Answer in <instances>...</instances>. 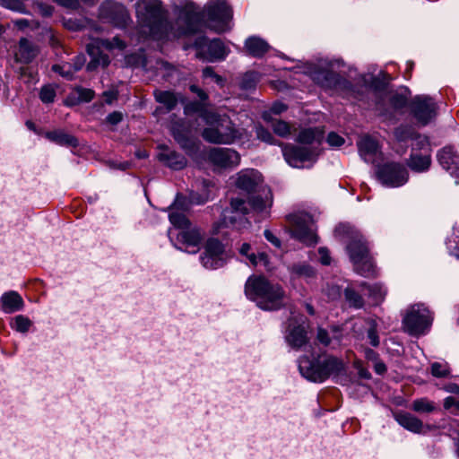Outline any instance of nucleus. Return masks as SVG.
Instances as JSON below:
<instances>
[{
	"instance_id": "f257e3e1",
	"label": "nucleus",
	"mask_w": 459,
	"mask_h": 459,
	"mask_svg": "<svg viewBox=\"0 0 459 459\" xmlns=\"http://www.w3.org/2000/svg\"><path fill=\"white\" fill-rule=\"evenodd\" d=\"M135 12L141 32L155 39L180 38L195 33L199 27L200 13L190 2L182 6L177 29L168 22L160 0H140L135 4Z\"/></svg>"
},
{
	"instance_id": "f03ea898",
	"label": "nucleus",
	"mask_w": 459,
	"mask_h": 459,
	"mask_svg": "<svg viewBox=\"0 0 459 459\" xmlns=\"http://www.w3.org/2000/svg\"><path fill=\"white\" fill-rule=\"evenodd\" d=\"M263 195L252 196L248 202L240 197L231 198L230 208L223 212V224L241 230L251 225L247 218L249 214L255 216L256 221L269 217L273 206V194L267 188L263 190Z\"/></svg>"
},
{
	"instance_id": "7ed1b4c3",
	"label": "nucleus",
	"mask_w": 459,
	"mask_h": 459,
	"mask_svg": "<svg viewBox=\"0 0 459 459\" xmlns=\"http://www.w3.org/2000/svg\"><path fill=\"white\" fill-rule=\"evenodd\" d=\"M245 294L264 311H276L286 304V294L279 284L264 276H251L245 284Z\"/></svg>"
},
{
	"instance_id": "20e7f679",
	"label": "nucleus",
	"mask_w": 459,
	"mask_h": 459,
	"mask_svg": "<svg viewBox=\"0 0 459 459\" xmlns=\"http://www.w3.org/2000/svg\"><path fill=\"white\" fill-rule=\"evenodd\" d=\"M298 362L302 377L316 383H322L330 376L339 375L344 370L342 360L329 355H321L314 359L302 356Z\"/></svg>"
},
{
	"instance_id": "39448f33",
	"label": "nucleus",
	"mask_w": 459,
	"mask_h": 459,
	"mask_svg": "<svg viewBox=\"0 0 459 459\" xmlns=\"http://www.w3.org/2000/svg\"><path fill=\"white\" fill-rule=\"evenodd\" d=\"M205 124L207 127L202 132V136L208 143L231 144L242 137L241 131L227 116L208 115Z\"/></svg>"
},
{
	"instance_id": "423d86ee",
	"label": "nucleus",
	"mask_w": 459,
	"mask_h": 459,
	"mask_svg": "<svg viewBox=\"0 0 459 459\" xmlns=\"http://www.w3.org/2000/svg\"><path fill=\"white\" fill-rule=\"evenodd\" d=\"M347 250L351 260L353 263L355 271L364 276L369 277L375 273L373 259L369 254V249L366 239L360 234H355Z\"/></svg>"
},
{
	"instance_id": "0eeeda50",
	"label": "nucleus",
	"mask_w": 459,
	"mask_h": 459,
	"mask_svg": "<svg viewBox=\"0 0 459 459\" xmlns=\"http://www.w3.org/2000/svg\"><path fill=\"white\" fill-rule=\"evenodd\" d=\"M202 16L206 20L209 29L221 33L230 28L232 9L225 0H210L205 4Z\"/></svg>"
},
{
	"instance_id": "6e6552de",
	"label": "nucleus",
	"mask_w": 459,
	"mask_h": 459,
	"mask_svg": "<svg viewBox=\"0 0 459 459\" xmlns=\"http://www.w3.org/2000/svg\"><path fill=\"white\" fill-rule=\"evenodd\" d=\"M126 47L125 41L120 39L118 37H114L112 39H100L96 40L92 44H89L87 50L91 59L87 65V71H94L98 67H107L109 63V57L107 54L102 53L100 48H103L106 49H124Z\"/></svg>"
},
{
	"instance_id": "1a4fd4ad",
	"label": "nucleus",
	"mask_w": 459,
	"mask_h": 459,
	"mask_svg": "<svg viewBox=\"0 0 459 459\" xmlns=\"http://www.w3.org/2000/svg\"><path fill=\"white\" fill-rule=\"evenodd\" d=\"M377 177L386 186L398 187L408 181L406 168L398 162H385L377 167Z\"/></svg>"
},
{
	"instance_id": "9d476101",
	"label": "nucleus",
	"mask_w": 459,
	"mask_h": 459,
	"mask_svg": "<svg viewBox=\"0 0 459 459\" xmlns=\"http://www.w3.org/2000/svg\"><path fill=\"white\" fill-rule=\"evenodd\" d=\"M284 327V339L291 348L299 350L308 342V325L305 321H300L299 317H288Z\"/></svg>"
},
{
	"instance_id": "9b49d317",
	"label": "nucleus",
	"mask_w": 459,
	"mask_h": 459,
	"mask_svg": "<svg viewBox=\"0 0 459 459\" xmlns=\"http://www.w3.org/2000/svg\"><path fill=\"white\" fill-rule=\"evenodd\" d=\"M194 46L197 50V56L210 62L223 60L230 52L219 39L209 41L206 37H199L195 39Z\"/></svg>"
},
{
	"instance_id": "f8f14e48",
	"label": "nucleus",
	"mask_w": 459,
	"mask_h": 459,
	"mask_svg": "<svg viewBox=\"0 0 459 459\" xmlns=\"http://www.w3.org/2000/svg\"><path fill=\"white\" fill-rule=\"evenodd\" d=\"M410 111L420 125L426 126L436 117L437 104L432 98L419 95L411 100Z\"/></svg>"
},
{
	"instance_id": "ddd939ff",
	"label": "nucleus",
	"mask_w": 459,
	"mask_h": 459,
	"mask_svg": "<svg viewBox=\"0 0 459 459\" xmlns=\"http://www.w3.org/2000/svg\"><path fill=\"white\" fill-rule=\"evenodd\" d=\"M294 238L307 245L317 242V236L313 228L311 218L307 215H295L291 221Z\"/></svg>"
},
{
	"instance_id": "4468645a",
	"label": "nucleus",
	"mask_w": 459,
	"mask_h": 459,
	"mask_svg": "<svg viewBox=\"0 0 459 459\" xmlns=\"http://www.w3.org/2000/svg\"><path fill=\"white\" fill-rule=\"evenodd\" d=\"M100 16L118 28L126 27L131 21L126 8L113 1H106L101 4Z\"/></svg>"
},
{
	"instance_id": "2eb2a0df",
	"label": "nucleus",
	"mask_w": 459,
	"mask_h": 459,
	"mask_svg": "<svg viewBox=\"0 0 459 459\" xmlns=\"http://www.w3.org/2000/svg\"><path fill=\"white\" fill-rule=\"evenodd\" d=\"M223 252L224 247L221 241L215 238L208 239L200 256L203 266L212 270L223 266Z\"/></svg>"
},
{
	"instance_id": "dca6fc26",
	"label": "nucleus",
	"mask_w": 459,
	"mask_h": 459,
	"mask_svg": "<svg viewBox=\"0 0 459 459\" xmlns=\"http://www.w3.org/2000/svg\"><path fill=\"white\" fill-rule=\"evenodd\" d=\"M208 160L221 169L237 167L240 162L239 153L230 148L213 147L207 153Z\"/></svg>"
},
{
	"instance_id": "f3484780",
	"label": "nucleus",
	"mask_w": 459,
	"mask_h": 459,
	"mask_svg": "<svg viewBox=\"0 0 459 459\" xmlns=\"http://www.w3.org/2000/svg\"><path fill=\"white\" fill-rule=\"evenodd\" d=\"M204 232L196 226H189L179 230L176 241L179 245L178 249H184L189 253H196L203 242Z\"/></svg>"
},
{
	"instance_id": "a211bd4d",
	"label": "nucleus",
	"mask_w": 459,
	"mask_h": 459,
	"mask_svg": "<svg viewBox=\"0 0 459 459\" xmlns=\"http://www.w3.org/2000/svg\"><path fill=\"white\" fill-rule=\"evenodd\" d=\"M282 154L290 166L299 167L302 162L312 160L316 152L308 147L284 144L282 146Z\"/></svg>"
},
{
	"instance_id": "6ab92c4d",
	"label": "nucleus",
	"mask_w": 459,
	"mask_h": 459,
	"mask_svg": "<svg viewBox=\"0 0 459 459\" xmlns=\"http://www.w3.org/2000/svg\"><path fill=\"white\" fill-rule=\"evenodd\" d=\"M190 90L199 97L200 100L191 101L186 104L185 107V113L187 116L197 114L204 122H206L208 115H212L214 113L208 109L206 103L208 96L196 85H191Z\"/></svg>"
},
{
	"instance_id": "aec40b11",
	"label": "nucleus",
	"mask_w": 459,
	"mask_h": 459,
	"mask_svg": "<svg viewBox=\"0 0 459 459\" xmlns=\"http://www.w3.org/2000/svg\"><path fill=\"white\" fill-rule=\"evenodd\" d=\"M262 175L255 169H243L237 174L236 186L247 193L251 194L257 190L262 183Z\"/></svg>"
},
{
	"instance_id": "412c9836",
	"label": "nucleus",
	"mask_w": 459,
	"mask_h": 459,
	"mask_svg": "<svg viewBox=\"0 0 459 459\" xmlns=\"http://www.w3.org/2000/svg\"><path fill=\"white\" fill-rule=\"evenodd\" d=\"M437 160L441 167L450 175L459 179V153L452 147H444L437 153Z\"/></svg>"
},
{
	"instance_id": "4be33fe9",
	"label": "nucleus",
	"mask_w": 459,
	"mask_h": 459,
	"mask_svg": "<svg viewBox=\"0 0 459 459\" xmlns=\"http://www.w3.org/2000/svg\"><path fill=\"white\" fill-rule=\"evenodd\" d=\"M432 325L431 317H403V329L410 335L425 334Z\"/></svg>"
},
{
	"instance_id": "5701e85b",
	"label": "nucleus",
	"mask_w": 459,
	"mask_h": 459,
	"mask_svg": "<svg viewBox=\"0 0 459 459\" xmlns=\"http://www.w3.org/2000/svg\"><path fill=\"white\" fill-rule=\"evenodd\" d=\"M24 301L22 297L16 291L4 292L0 298L1 310L5 314H13L22 309Z\"/></svg>"
},
{
	"instance_id": "b1692460",
	"label": "nucleus",
	"mask_w": 459,
	"mask_h": 459,
	"mask_svg": "<svg viewBox=\"0 0 459 459\" xmlns=\"http://www.w3.org/2000/svg\"><path fill=\"white\" fill-rule=\"evenodd\" d=\"M357 144L359 154L366 162L372 163L376 160L379 146L374 138L365 135L359 140Z\"/></svg>"
},
{
	"instance_id": "393cba45",
	"label": "nucleus",
	"mask_w": 459,
	"mask_h": 459,
	"mask_svg": "<svg viewBox=\"0 0 459 459\" xmlns=\"http://www.w3.org/2000/svg\"><path fill=\"white\" fill-rule=\"evenodd\" d=\"M394 418L400 426L412 433L423 432V422L410 412L398 411L394 414Z\"/></svg>"
},
{
	"instance_id": "a878e982",
	"label": "nucleus",
	"mask_w": 459,
	"mask_h": 459,
	"mask_svg": "<svg viewBox=\"0 0 459 459\" xmlns=\"http://www.w3.org/2000/svg\"><path fill=\"white\" fill-rule=\"evenodd\" d=\"M160 150V152L158 154L159 160L170 169L179 170L186 166L187 160L183 155L171 151L168 147H161Z\"/></svg>"
},
{
	"instance_id": "bb28decb",
	"label": "nucleus",
	"mask_w": 459,
	"mask_h": 459,
	"mask_svg": "<svg viewBox=\"0 0 459 459\" xmlns=\"http://www.w3.org/2000/svg\"><path fill=\"white\" fill-rule=\"evenodd\" d=\"M172 134L175 140L187 154L192 155L198 150V143L196 141L191 138L189 136V132L184 130L181 126H174L172 128Z\"/></svg>"
},
{
	"instance_id": "cd10ccee",
	"label": "nucleus",
	"mask_w": 459,
	"mask_h": 459,
	"mask_svg": "<svg viewBox=\"0 0 459 459\" xmlns=\"http://www.w3.org/2000/svg\"><path fill=\"white\" fill-rule=\"evenodd\" d=\"M245 48L251 56L261 58L269 51L270 46L264 39L253 36L246 39Z\"/></svg>"
},
{
	"instance_id": "c85d7f7f",
	"label": "nucleus",
	"mask_w": 459,
	"mask_h": 459,
	"mask_svg": "<svg viewBox=\"0 0 459 459\" xmlns=\"http://www.w3.org/2000/svg\"><path fill=\"white\" fill-rule=\"evenodd\" d=\"M38 54L37 48L27 39H21L18 49L15 53V59L17 62L29 64Z\"/></svg>"
},
{
	"instance_id": "c756f323",
	"label": "nucleus",
	"mask_w": 459,
	"mask_h": 459,
	"mask_svg": "<svg viewBox=\"0 0 459 459\" xmlns=\"http://www.w3.org/2000/svg\"><path fill=\"white\" fill-rule=\"evenodd\" d=\"M45 137L49 141L62 145V146H72L75 147L78 145V140L72 134L65 133L63 130H54L47 132Z\"/></svg>"
},
{
	"instance_id": "7c9ffc66",
	"label": "nucleus",
	"mask_w": 459,
	"mask_h": 459,
	"mask_svg": "<svg viewBox=\"0 0 459 459\" xmlns=\"http://www.w3.org/2000/svg\"><path fill=\"white\" fill-rule=\"evenodd\" d=\"M180 204V198L178 196L176 202L174 204L170 207V212L169 215V221L171 224H173L176 228L182 230L183 229H186V227L191 226L190 221L186 217L184 212L182 211H178V206Z\"/></svg>"
},
{
	"instance_id": "2f4dec72",
	"label": "nucleus",
	"mask_w": 459,
	"mask_h": 459,
	"mask_svg": "<svg viewBox=\"0 0 459 459\" xmlns=\"http://www.w3.org/2000/svg\"><path fill=\"white\" fill-rule=\"evenodd\" d=\"M263 118L266 122L270 123V126L277 135L281 137H287L290 134V126L287 122L273 118L268 112H264L263 114Z\"/></svg>"
},
{
	"instance_id": "473e14b6",
	"label": "nucleus",
	"mask_w": 459,
	"mask_h": 459,
	"mask_svg": "<svg viewBox=\"0 0 459 459\" xmlns=\"http://www.w3.org/2000/svg\"><path fill=\"white\" fill-rule=\"evenodd\" d=\"M362 291L372 299L375 304L381 302L386 294L385 289L380 283L368 284L363 281L359 284Z\"/></svg>"
},
{
	"instance_id": "72a5a7b5",
	"label": "nucleus",
	"mask_w": 459,
	"mask_h": 459,
	"mask_svg": "<svg viewBox=\"0 0 459 459\" xmlns=\"http://www.w3.org/2000/svg\"><path fill=\"white\" fill-rule=\"evenodd\" d=\"M430 163L431 159L429 154L411 153L407 164L411 169L416 172H422L429 169Z\"/></svg>"
},
{
	"instance_id": "f704fd0d",
	"label": "nucleus",
	"mask_w": 459,
	"mask_h": 459,
	"mask_svg": "<svg viewBox=\"0 0 459 459\" xmlns=\"http://www.w3.org/2000/svg\"><path fill=\"white\" fill-rule=\"evenodd\" d=\"M154 97L157 102L162 104L168 111H171L175 108L178 104L177 96L169 91H154Z\"/></svg>"
},
{
	"instance_id": "c9c22d12",
	"label": "nucleus",
	"mask_w": 459,
	"mask_h": 459,
	"mask_svg": "<svg viewBox=\"0 0 459 459\" xmlns=\"http://www.w3.org/2000/svg\"><path fill=\"white\" fill-rule=\"evenodd\" d=\"M323 138V134L318 129H304L299 132L298 135V142L304 144H309L314 142H320Z\"/></svg>"
},
{
	"instance_id": "e433bc0d",
	"label": "nucleus",
	"mask_w": 459,
	"mask_h": 459,
	"mask_svg": "<svg viewBox=\"0 0 459 459\" xmlns=\"http://www.w3.org/2000/svg\"><path fill=\"white\" fill-rule=\"evenodd\" d=\"M344 297L346 302L351 307L358 309L364 306V299L362 296L352 288L348 287L345 289Z\"/></svg>"
},
{
	"instance_id": "4c0bfd02",
	"label": "nucleus",
	"mask_w": 459,
	"mask_h": 459,
	"mask_svg": "<svg viewBox=\"0 0 459 459\" xmlns=\"http://www.w3.org/2000/svg\"><path fill=\"white\" fill-rule=\"evenodd\" d=\"M411 409L419 413H430L436 411L437 407L434 402L428 398L416 399L411 403Z\"/></svg>"
},
{
	"instance_id": "58836bf2",
	"label": "nucleus",
	"mask_w": 459,
	"mask_h": 459,
	"mask_svg": "<svg viewBox=\"0 0 459 459\" xmlns=\"http://www.w3.org/2000/svg\"><path fill=\"white\" fill-rule=\"evenodd\" d=\"M251 249V246L248 243H243L239 248V252L241 255H246L249 260L250 264L253 265H257L260 262L266 264L267 255L264 253L259 254V255H255L254 253H249Z\"/></svg>"
},
{
	"instance_id": "ea45409f",
	"label": "nucleus",
	"mask_w": 459,
	"mask_h": 459,
	"mask_svg": "<svg viewBox=\"0 0 459 459\" xmlns=\"http://www.w3.org/2000/svg\"><path fill=\"white\" fill-rule=\"evenodd\" d=\"M416 131L410 126H400L394 129V134L398 142L412 140Z\"/></svg>"
},
{
	"instance_id": "a19ab883",
	"label": "nucleus",
	"mask_w": 459,
	"mask_h": 459,
	"mask_svg": "<svg viewBox=\"0 0 459 459\" xmlns=\"http://www.w3.org/2000/svg\"><path fill=\"white\" fill-rule=\"evenodd\" d=\"M10 325L15 331L25 333L32 325L29 317H11Z\"/></svg>"
},
{
	"instance_id": "79ce46f5",
	"label": "nucleus",
	"mask_w": 459,
	"mask_h": 459,
	"mask_svg": "<svg viewBox=\"0 0 459 459\" xmlns=\"http://www.w3.org/2000/svg\"><path fill=\"white\" fill-rule=\"evenodd\" d=\"M433 313L424 303H415L408 307L405 316H427Z\"/></svg>"
},
{
	"instance_id": "37998d69",
	"label": "nucleus",
	"mask_w": 459,
	"mask_h": 459,
	"mask_svg": "<svg viewBox=\"0 0 459 459\" xmlns=\"http://www.w3.org/2000/svg\"><path fill=\"white\" fill-rule=\"evenodd\" d=\"M389 102L394 109H400L407 105L408 98L403 92H394L389 97Z\"/></svg>"
},
{
	"instance_id": "c03bdc74",
	"label": "nucleus",
	"mask_w": 459,
	"mask_h": 459,
	"mask_svg": "<svg viewBox=\"0 0 459 459\" xmlns=\"http://www.w3.org/2000/svg\"><path fill=\"white\" fill-rule=\"evenodd\" d=\"M56 94V88L51 84H48L41 88L39 99L43 103H52L55 100Z\"/></svg>"
},
{
	"instance_id": "a18cd8bd",
	"label": "nucleus",
	"mask_w": 459,
	"mask_h": 459,
	"mask_svg": "<svg viewBox=\"0 0 459 459\" xmlns=\"http://www.w3.org/2000/svg\"><path fill=\"white\" fill-rule=\"evenodd\" d=\"M291 273L296 274L297 276H303L307 278L312 277L315 273L311 266L304 264L292 265Z\"/></svg>"
},
{
	"instance_id": "49530a36",
	"label": "nucleus",
	"mask_w": 459,
	"mask_h": 459,
	"mask_svg": "<svg viewBox=\"0 0 459 459\" xmlns=\"http://www.w3.org/2000/svg\"><path fill=\"white\" fill-rule=\"evenodd\" d=\"M256 82L257 74L254 72H248L242 77L240 86L244 90H250L255 86Z\"/></svg>"
},
{
	"instance_id": "de8ad7c7",
	"label": "nucleus",
	"mask_w": 459,
	"mask_h": 459,
	"mask_svg": "<svg viewBox=\"0 0 459 459\" xmlns=\"http://www.w3.org/2000/svg\"><path fill=\"white\" fill-rule=\"evenodd\" d=\"M0 5L17 13H25L26 7L20 0H0Z\"/></svg>"
},
{
	"instance_id": "09e8293b",
	"label": "nucleus",
	"mask_w": 459,
	"mask_h": 459,
	"mask_svg": "<svg viewBox=\"0 0 459 459\" xmlns=\"http://www.w3.org/2000/svg\"><path fill=\"white\" fill-rule=\"evenodd\" d=\"M431 374L436 377H445L449 374L446 363L434 362L431 365Z\"/></svg>"
},
{
	"instance_id": "8fccbe9b",
	"label": "nucleus",
	"mask_w": 459,
	"mask_h": 459,
	"mask_svg": "<svg viewBox=\"0 0 459 459\" xmlns=\"http://www.w3.org/2000/svg\"><path fill=\"white\" fill-rule=\"evenodd\" d=\"M255 134L258 139L261 141L270 143V144H276V141L274 137L272 135V134L263 126H259L255 127Z\"/></svg>"
},
{
	"instance_id": "3c124183",
	"label": "nucleus",
	"mask_w": 459,
	"mask_h": 459,
	"mask_svg": "<svg viewBox=\"0 0 459 459\" xmlns=\"http://www.w3.org/2000/svg\"><path fill=\"white\" fill-rule=\"evenodd\" d=\"M444 408L454 415H459V399L448 396L444 400Z\"/></svg>"
},
{
	"instance_id": "603ef678",
	"label": "nucleus",
	"mask_w": 459,
	"mask_h": 459,
	"mask_svg": "<svg viewBox=\"0 0 459 459\" xmlns=\"http://www.w3.org/2000/svg\"><path fill=\"white\" fill-rule=\"evenodd\" d=\"M412 150H425L429 147V139L425 135L415 133L412 139Z\"/></svg>"
},
{
	"instance_id": "864d4df0",
	"label": "nucleus",
	"mask_w": 459,
	"mask_h": 459,
	"mask_svg": "<svg viewBox=\"0 0 459 459\" xmlns=\"http://www.w3.org/2000/svg\"><path fill=\"white\" fill-rule=\"evenodd\" d=\"M369 325L370 326L368 330V338L372 346L377 347L379 345V337L377 332V324L375 320H371Z\"/></svg>"
},
{
	"instance_id": "5fc2aeb1",
	"label": "nucleus",
	"mask_w": 459,
	"mask_h": 459,
	"mask_svg": "<svg viewBox=\"0 0 459 459\" xmlns=\"http://www.w3.org/2000/svg\"><path fill=\"white\" fill-rule=\"evenodd\" d=\"M75 91L78 95L79 101L90 102L94 98V91L91 89L78 87Z\"/></svg>"
},
{
	"instance_id": "6e6d98bb",
	"label": "nucleus",
	"mask_w": 459,
	"mask_h": 459,
	"mask_svg": "<svg viewBox=\"0 0 459 459\" xmlns=\"http://www.w3.org/2000/svg\"><path fill=\"white\" fill-rule=\"evenodd\" d=\"M126 62L128 65L133 66H145V59L142 55L133 54L126 57Z\"/></svg>"
},
{
	"instance_id": "4d7b16f0",
	"label": "nucleus",
	"mask_w": 459,
	"mask_h": 459,
	"mask_svg": "<svg viewBox=\"0 0 459 459\" xmlns=\"http://www.w3.org/2000/svg\"><path fill=\"white\" fill-rule=\"evenodd\" d=\"M66 65H53V71L59 73L63 77L72 80L73 78V71L70 69V65H68V69L65 70Z\"/></svg>"
},
{
	"instance_id": "13d9d810",
	"label": "nucleus",
	"mask_w": 459,
	"mask_h": 459,
	"mask_svg": "<svg viewBox=\"0 0 459 459\" xmlns=\"http://www.w3.org/2000/svg\"><path fill=\"white\" fill-rule=\"evenodd\" d=\"M327 143L331 146L339 147L344 143V139L335 133H330L327 135Z\"/></svg>"
},
{
	"instance_id": "bf43d9fd",
	"label": "nucleus",
	"mask_w": 459,
	"mask_h": 459,
	"mask_svg": "<svg viewBox=\"0 0 459 459\" xmlns=\"http://www.w3.org/2000/svg\"><path fill=\"white\" fill-rule=\"evenodd\" d=\"M264 238L275 247H281V240L269 230H265L264 232Z\"/></svg>"
},
{
	"instance_id": "052dcab7",
	"label": "nucleus",
	"mask_w": 459,
	"mask_h": 459,
	"mask_svg": "<svg viewBox=\"0 0 459 459\" xmlns=\"http://www.w3.org/2000/svg\"><path fill=\"white\" fill-rule=\"evenodd\" d=\"M318 254L320 256V262L322 264L328 265L331 263V257L329 255V251L325 247H320L318 249Z\"/></svg>"
},
{
	"instance_id": "680f3d73",
	"label": "nucleus",
	"mask_w": 459,
	"mask_h": 459,
	"mask_svg": "<svg viewBox=\"0 0 459 459\" xmlns=\"http://www.w3.org/2000/svg\"><path fill=\"white\" fill-rule=\"evenodd\" d=\"M203 75L204 78H214L216 82L218 83L222 82V78L220 75L216 74L213 68L210 66H207L203 70Z\"/></svg>"
},
{
	"instance_id": "e2e57ef3",
	"label": "nucleus",
	"mask_w": 459,
	"mask_h": 459,
	"mask_svg": "<svg viewBox=\"0 0 459 459\" xmlns=\"http://www.w3.org/2000/svg\"><path fill=\"white\" fill-rule=\"evenodd\" d=\"M107 122L111 124V125H117L119 122L122 121L123 119V115L121 112H118V111H114L112 113H110L108 117H107Z\"/></svg>"
},
{
	"instance_id": "0e129e2a",
	"label": "nucleus",
	"mask_w": 459,
	"mask_h": 459,
	"mask_svg": "<svg viewBox=\"0 0 459 459\" xmlns=\"http://www.w3.org/2000/svg\"><path fill=\"white\" fill-rule=\"evenodd\" d=\"M317 340L324 345L327 346L330 343V337L325 329L319 328L317 332Z\"/></svg>"
},
{
	"instance_id": "69168bd1",
	"label": "nucleus",
	"mask_w": 459,
	"mask_h": 459,
	"mask_svg": "<svg viewBox=\"0 0 459 459\" xmlns=\"http://www.w3.org/2000/svg\"><path fill=\"white\" fill-rule=\"evenodd\" d=\"M102 97L107 104H111L115 100H117V91H107L103 92Z\"/></svg>"
},
{
	"instance_id": "338daca9",
	"label": "nucleus",
	"mask_w": 459,
	"mask_h": 459,
	"mask_svg": "<svg viewBox=\"0 0 459 459\" xmlns=\"http://www.w3.org/2000/svg\"><path fill=\"white\" fill-rule=\"evenodd\" d=\"M287 109V106L281 102L274 103L270 111L274 115H279Z\"/></svg>"
},
{
	"instance_id": "774afa93",
	"label": "nucleus",
	"mask_w": 459,
	"mask_h": 459,
	"mask_svg": "<svg viewBox=\"0 0 459 459\" xmlns=\"http://www.w3.org/2000/svg\"><path fill=\"white\" fill-rule=\"evenodd\" d=\"M56 2L71 9H76L79 6L78 0H56Z\"/></svg>"
}]
</instances>
